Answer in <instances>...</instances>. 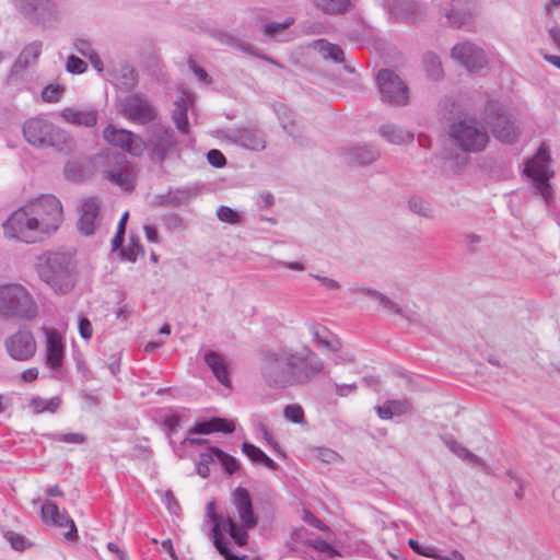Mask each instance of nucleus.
I'll return each mask as SVG.
<instances>
[{
	"label": "nucleus",
	"instance_id": "nucleus-56",
	"mask_svg": "<svg viewBox=\"0 0 560 560\" xmlns=\"http://www.w3.org/2000/svg\"><path fill=\"white\" fill-rule=\"evenodd\" d=\"M5 537L10 541L11 547L14 550L22 551V550L26 549L27 541H26V538L23 535L16 534L14 532H8L5 534Z\"/></svg>",
	"mask_w": 560,
	"mask_h": 560
},
{
	"label": "nucleus",
	"instance_id": "nucleus-49",
	"mask_svg": "<svg viewBox=\"0 0 560 560\" xmlns=\"http://www.w3.org/2000/svg\"><path fill=\"white\" fill-rule=\"evenodd\" d=\"M28 62L22 59L20 56L13 62L10 73L8 75V83H14L22 78V74L26 71Z\"/></svg>",
	"mask_w": 560,
	"mask_h": 560
},
{
	"label": "nucleus",
	"instance_id": "nucleus-34",
	"mask_svg": "<svg viewBox=\"0 0 560 560\" xmlns=\"http://www.w3.org/2000/svg\"><path fill=\"white\" fill-rule=\"evenodd\" d=\"M380 135L394 144H402L413 139V135L411 132L402 130L392 124L382 125L380 127Z\"/></svg>",
	"mask_w": 560,
	"mask_h": 560
},
{
	"label": "nucleus",
	"instance_id": "nucleus-50",
	"mask_svg": "<svg viewBox=\"0 0 560 560\" xmlns=\"http://www.w3.org/2000/svg\"><path fill=\"white\" fill-rule=\"evenodd\" d=\"M210 452L201 453L199 456V462L197 464V472L200 477L207 478L210 475L209 465L214 462L215 455L209 448Z\"/></svg>",
	"mask_w": 560,
	"mask_h": 560
},
{
	"label": "nucleus",
	"instance_id": "nucleus-48",
	"mask_svg": "<svg viewBox=\"0 0 560 560\" xmlns=\"http://www.w3.org/2000/svg\"><path fill=\"white\" fill-rule=\"evenodd\" d=\"M65 92V88L60 84H48L42 91V98L47 103H56L60 100Z\"/></svg>",
	"mask_w": 560,
	"mask_h": 560
},
{
	"label": "nucleus",
	"instance_id": "nucleus-14",
	"mask_svg": "<svg viewBox=\"0 0 560 560\" xmlns=\"http://www.w3.org/2000/svg\"><path fill=\"white\" fill-rule=\"evenodd\" d=\"M103 138L112 145L118 147L133 156H141L145 142L139 135L127 129H120L109 124L103 130Z\"/></svg>",
	"mask_w": 560,
	"mask_h": 560
},
{
	"label": "nucleus",
	"instance_id": "nucleus-18",
	"mask_svg": "<svg viewBox=\"0 0 560 560\" xmlns=\"http://www.w3.org/2000/svg\"><path fill=\"white\" fill-rule=\"evenodd\" d=\"M451 55L469 72H478L487 65L483 50L469 42L455 45L452 48Z\"/></svg>",
	"mask_w": 560,
	"mask_h": 560
},
{
	"label": "nucleus",
	"instance_id": "nucleus-5",
	"mask_svg": "<svg viewBox=\"0 0 560 560\" xmlns=\"http://www.w3.org/2000/svg\"><path fill=\"white\" fill-rule=\"evenodd\" d=\"M38 307L32 294L19 283L0 285V318L33 320Z\"/></svg>",
	"mask_w": 560,
	"mask_h": 560
},
{
	"label": "nucleus",
	"instance_id": "nucleus-6",
	"mask_svg": "<svg viewBox=\"0 0 560 560\" xmlns=\"http://www.w3.org/2000/svg\"><path fill=\"white\" fill-rule=\"evenodd\" d=\"M451 142L466 153L482 152L489 143L485 126L475 118L455 119L448 127Z\"/></svg>",
	"mask_w": 560,
	"mask_h": 560
},
{
	"label": "nucleus",
	"instance_id": "nucleus-41",
	"mask_svg": "<svg viewBox=\"0 0 560 560\" xmlns=\"http://www.w3.org/2000/svg\"><path fill=\"white\" fill-rule=\"evenodd\" d=\"M210 450L215 455V458L223 465L229 475L234 474L238 469L240 465L235 457L229 455L217 446H211Z\"/></svg>",
	"mask_w": 560,
	"mask_h": 560
},
{
	"label": "nucleus",
	"instance_id": "nucleus-35",
	"mask_svg": "<svg viewBox=\"0 0 560 560\" xmlns=\"http://www.w3.org/2000/svg\"><path fill=\"white\" fill-rule=\"evenodd\" d=\"M242 452L255 464H262L267 468L275 470L277 469V463L271 459L265 452L252 443L244 442L242 444Z\"/></svg>",
	"mask_w": 560,
	"mask_h": 560
},
{
	"label": "nucleus",
	"instance_id": "nucleus-36",
	"mask_svg": "<svg viewBox=\"0 0 560 560\" xmlns=\"http://www.w3.org/2000/svg\"><path fill=\"white\" fill-rule=\"evenodd\" d=\"M446 445L452 453H454L457 457L462 458L463 460H466L474 466H480L483 469H488V466L486 465L483 459L471 453L463 444L456 442L455 440H450L446 441Z\"/></svg>",
	"mask_w": 560,
	"mask_h": 560
},
{
	"label": "nucleus",
	"instance_id": "nucleus-60",
	"mask_svg": "<svg viewBox=\"0 0 560 560\" xmlns=\"http://www.w3.org/2000/svg\"><path fill=\"white\" fill-rule=\"evenodd\" d=\"M163 221L167 229L182 230L184 228L183 219L175 213L165 215Z\"/></svg>",
	"mask_w": 560,
	"mask_h": 560
},
{
	"label": "nucleus",
	"instance_id": "nucleus-27",
	"mask_svg": "<svg viewBox=\"0 0 560 560\" xmlns=\"http://www.w3.org/2000/svg\"><path fill=\"white\" fill-rule=\"evenodd\" d=\"M196 195L197 190L195 188H176L174 190H168L166 194L158 195L155 197V203L161 207L177 208L187 203Z\"/></svg>",
	"mask_w": 560,
	"mask_h": 560
},
{
	"label": "nucleus",
	"instance_id": "nucleus-10",
	"mask_svg": "<svg viewBox=\"0 0 560 560\" xmlns=\"http://www.w3.org/2000/svg\"><path fill=\"white\" fill-rule=\"evenodd\" d=\"M376 81L384 101L397 106H404L408 103V86L394 71L381 70Z\"/></svg>",
	"mask_w": 560,
	"mask_h": 560
},
{
	"label": "nucleus",
	"instance_id": "nucleus-29",
	"mask_svg": "<svg viewBox=\"0 0 560 560\" xmlns=\"http://www.w3.org/2000/svg\"><path fill=\"white\" fill-rule=\"evenodd\" d=\"M60 115L70 124L84 127H94L98 118V114L95 109L78 110L72 107L63 108Z\"/></svg>",
	"mask_w": 560,
	"mask_h": 560
},
{
	"label": "nucleus",
	"instance_id": "nucleus-3",
	"mask_svg": "<svg viewBox=\"0 0 560 560\" xmlns=\"http://www.w3.org/2000/svg\"><path fill=\"white\" fill-rule=\"evenodd\" d=\"M23 136L35 148H52L62 154H70L75 149V141L68 131L40 117L24 122Z\"/></svg>",
	"mask_w": 560,
	"mask_h": 560
},
{
	"label": "nucleus",
	"instance_id": "nucleus-7",
	"mask_svg": "<svg viewBox=\"0 0 560 560\" xmlns=\"http://www.w3.org/2000/svg\"><path fill=\"white\" fill-rule=\"evenodd\" d=\"M30 214L36 219L40 233H50L58 230L63 221L62 206L52 195H43L27 203Z\"/></svg>",
	"mask_w": 560,
	"mask_h": 560
},
{
	"label": "nucleus",
	"instance_id": "nucleus-40",
	"mask_svg": "<svg viewBox=\"0 0 560 560\" xmlns=\"http://www.w3.org/2000/svg\"><path fill=\"white\" fill-rule=\"evenodd\" d=\"M319 52L325 59H331L335 62H343V50L336 44L322 40L319 43Z\"/></svg>",
	"mask_w": 560,
	"mask_h": 560
},
{
	"label": "nucleus",
	"instance_id": "nucleus-47",
	"mask_svg": "<svg viewBox=\"0 0 560 560\" xmlns=\"http://www.w3.org/2000/svg\"><path fill=\"white\" fill-rule=\"evenodd\" d=\"M217 217L220 221L230 224H238L242 220L238 212L228 206H220L217 210Z\"/></svg>",
	"mask_w": 560,
	"mask_h": 560
},
{
	"label": "nucleus",
	"instance_id": "nucleus-31",
	"mask_svg": "<svg viewBox=\"0 0 560 560\" xmlns=\"http://www.w3.org/2000/svg\"><path fill=\"white\" fill-rule=\"evenodd\" d=\"M188 104L185 97L179 96L174 102V109L172 113V119L177 128V130L186 135L189 132V122L187 117Z\"/></svg>",
	"mask_w": 560,
	"mask_h": 560
},
{
	"label": "nucleus",
	"instance_id": "nucleus-37",
	"mask_svg": "<svg viewBox=\"0 0 560 560\" xmlns=\"http://www.w3.org/2000/svg\"><path fill=\"white\" fill-rule=\"evenodd\" d=\"M225 43L228 45H231L233 47H236L238 49H241L242 51L248 54V55H252V56H255L257 58H260L269 63H272L277 67H282V65H280L278 61H276L275 59H272L271 57L267 56V55H261L259 52H257L254 47L241 42L240 39H237L236 37L232 36V35H225Z\"/></svg>",
	"mask_w": 560,
	"mask_h": 560
},
{
	"label": "nucleus",
	"instance_id": "nucleus-23",
	"mask_svg": "<svg viewBox=\"0 0 560 560\" xmlns=\"http://www.w3.org/2000/svg\"><path fill=\"white\" fill-rule=\"evenodd\" d=\"M383 5L397 22H415L421 14L417 0H383Z\"/></svg>",
	"mask_w": 560,
	"mask_h": 560
},
{
	"label": "nucleus",
	"instance_id": "nucleus-33",
	"mask_svg": "<svg viewBox=\"0 0 560 560\" xmlns=\"http://www.w3.org/2000/svg\"><path fill=\"white\" fill-rule=\"evenodd\" d=\"M348 160L360 165H368L376 161L380 152L371 145L352 148L347 152Z\"/></svg>",
	"mask_w": 560,
	"mask_h": 560
},
{
	"label": "nucleus",
	"instance_id": "nucleus-13",
	"mask_svg": "<svg viewBox=\"0 0 560 560\" xmlns=\"http://www.w3.org/2000/svg\"><path fill=\"white\" fill-rule=\"evenodd\" d=\"M37 221L30 214L27 205L14 211L3 223L5 235L11 238H18L26 243L35 242V238L28 236L30 232H38Z\"/></svg>",
	"mask_w": 560,
	"mask_h": 560
},
{
	"label": "nucleus",
	"instance_id": "nucleus-62",
	"mask_svg": "<svg viewBox=\"0 0 560 560\" xmlns=\"http://www.w3.org/2000/svg\"><path fill=\"white\" fill-rule=\"evenodd\" d=\"M310 331L318 343L323 346V340H327V334L329 332L328 329L324 326L313 324L310 326Z\"/></svg>",
	"mask_w": 560,
	"mask_h": 560
},
{
	"label": "nucleus",
	"instance_id": "nucleus-43",
	"mask_svg": "<svg viewBox=\"0 0 560 560\" xmlns=\"http://www.w3.org/2000/svg\"><path fill=\"white\" fill-rule=\"evenodd\" d=\"M131 246L122 248L119 253L122 259H127L131 262L137 260L139 255H144V247L136 236H130Z\"/></svg>",
	"mask_w": 560,
	"mask_h": 560
},
{
	"label": "nucleus",
	"instance_id": "nucleus-46",
	"mask_svg": "<svg viewBox=\"0 0 560 560\" xmlns=\"http://www.w3.org/2000/svg\"><path fill=\"white\" fill-rule=\"evenodd\" d=\"M284 417L293 422L299 424L306 423L304 410L300 405L293 404V405H287L283 409Z\"/></svg>",
	"mask_w": 560,
	"mask_h": 560
},
{
	"label": "nucleus",
	"instance_id": "nucleus-59",
	"mask_svg": "<svg viewBox=\"0 0 560 560\" xmlns=\"http://www.w3.org/2000/svg\"><path fill=\"white\" fill-rule=\"evenodd\" d=\"M79 332H80V336L85 340H88L92 337L93 327L88 317L81 316L79 318Z\"/></svg>",
	"mask_w": 560,
	"mask_h": 560
},
{
	"label": "nucleus",
	"instance_id": "nucleus-42",
	"mask_svg": "<svg viewBox=\"0 0 560 560\" xmlns=\"http://www.w3.org/2000/svg\"><path fill=\"white\" fill-rule=\"evenodd\" d=\"M60 400L58 397L50 399H44L40 397L33 398L30 402L35 413H42L44 411L55 412L59 407Z\"/></svg>",
	"mask_w": 560,
	"mask_h": 560
},
{
	"label": "nucleus",
	"instance_id": "nucleus-30",
	"mask_svg": "<svg viewBox=\"0 0 560 560\" xmlns=\"http://www.w3.org/2000/svg\"><path fill=\"white\" fill-rule=\"evenodd\" d=\"M205 362L222 385L230 386L228 366L221 354L215 351H209L205 354Z\"/></svg>",
	"mask_w": 560,
	"mask_h": 560
},
{
	"label": "nucleus",
	"instance_id": "nucleus-54",
	"mask_svg": "<svg viewBox=\"0 0 560 560\" xmlns=\"http://www.w3.org/2000/svg\"><path fill=\"white\" fill-rule=\"evenodd\" d=\"M308 546L314 548L315 550L319 552L327 553L329 557L339 556L338 550L331 546L329 542L322 538H315L308 542Z\"/></svg>",
	"mask_w": 560,
	"mask_h": 560
},
{
	"label": "nucleus",
	"instance_id": "nucleus-15",
	"mask_svg": "<svg viewBox=\"0 0 560 560\" xmlns=\"http://www.w3.org/2000/svg\"><path fill=\"white\" fill-rule=\"evenodd\" d=\"M20 11L28 20L50 25L58 20V8L52 0H15Z\"/></svg>",
	"mask_w": 560,
	"mask_h": 560
},
{
	"label": "nucleus",
	"instance_id": "nucleus-38",
	"mask_svg": "<svg viewBox=\"0 0 560 560\" xmlns=\"http://www.w3.org/2000/svg\"><path fill=\"white\" fill-rule=\"evenodd\" d=\"M408 207L410 211L413 212L415 214H418L425 219L434 218L432 205L421 197H411L408 201Z\"/></svg>",
	"mask_w": 560,
	"mask_h": 560
},
{
	"label": "nucleus",
	"instance_id": "nucleus-25",
	"mask_svg": "<svg viewBox=\"0 0 560 560\" xmlns=\"http://www.w3.org/2000/svg\"><path fill=\"white\" fill-rule=\"evenodd\" d=\"M351 292L353 293H360L364 294L375 301L378 302V304L383 307V310L387 312H392L396 315L401 316L402 318L407 319L409 323L417 322V318L413 314L406 313L396 302H394L392 299L383 294L382 292L371 289V288H353L351 289Z\"/></svg>",
	"mask_w": 560,
	"mask_h": 560
},
{
	"label": "nucleus",
	"instance_id": "nucleus-17",
	"mask_svg": "<svg viewBox=\"0 0 560 560\" xmlns=\"http://www.w3.org/2000/svg\"><path fill=\"white\" fill-rule=\"evenodd\" d=\"M232 504L241 522L238 526L243 527L245 533L248 534V530L254 529L258 524L248 490L237 487L232 493Z\"/></svg>",
	"mask_w": 560,
	"mask_h": 560
},
{
	"label": "nucleus",
	"instance_id": "nucleus-24",
	"mask_svg": "<svg viewBox=\"0 0 560 560\" xmlns=\"http://www.w3.org/2000/svg\"><path fill=\"white\" fill-rule=\"evenodd\" d=\"M550 163L549 149L545 143H541L537 154L527 163L524 172L533 180L551 179L555 172L550 170Z\"/></svg>",
	"mask_w": 560,
	"mask_h": 560
},
{
	"label": "nucleus",
	"instance_id": "nucleus-11",
	"mask_svg": "<svg viewBox=\"0 0 560 560\" xmlns=\"http://www.w3.org/2000/svg\"><path fill=\"white\" fill-rule=\"evenodd\" d=\"M119 112L127 119L140 125H147L158 116L155 107L137 93L130 94L120 101Z\"/></svg>",
	"mask_w": 560,
	"mask_h": 560
},
{
	"label": "nucleus",
	"instance_id": "nucleus-8",
	"mask_svg": "<svg viewBox=\"0 0 560 560\" xmlns=\"http://www.w3.org/2000/svg\"><path fill=\"white\" fill-rule=\"evenodd\" d=\"M144 142L150 150L151 160L160 165L175 152L178 144L174 130L162 124H153L147 128Z\"/></svg>",
	"mask_w": 560,
	"mask_h": 560
},
{
	"label": "nucleus",
	"instance_id": "nucleus-28",
	"mask_svg": "<svg viewBox=\"0 0 560 560\" xmlns=\"http://www.w3.org/2000/svg\"><path fill=\"white\" fill-rule=\"evenodd\" d=\"M235 430V424L224 418L213 417L210 420L201 421L189 430V434H211L214 432H222L231 434Z\"/></svg>",
	"mask_w": 560,
	"mask_h": 560
},
{
	"label": "nucleus",
	"instance_id": "nucleus-16",
	"mask_svg": "<svg viewBox=\"0 0 560 560\" xmlns=\"http://www.w3.org/2000/svg\"><path fill=\"white\" fill-rule=\"evenodd\" d=\"M107 77L116 89L126 93L132 92L139 82L137 70L126 59L112 60L107 69Z\"/></svg>",
	"mask_w": 560,
	"mask_h": 560
},
{
	"label": "nucleus",
	"instance_id": "nucleus-55",
	"mask_svg": "<svg viewBox=\"0 0 560 560\" xmlns=\"http://www.w3.org/2000/svg\"><path fill=\"white\" fill-rule=\"evenodd\" d=\"M549 180L550 179L533 180L535 183L536 194L541 196L547 202L551 199L553 194Z\"/></svg>",
	"mask_w": 560,
	"mask_h": 560
},
{
	"label": "nucleus",
	"instance_id": "nucleus-64",
	"mask_svg": "<svg viewBox=\"0 0 560 560\" xmlns=\"http://www.w3.org/2000/svg\"><path fill=\"white\" fill-rule=\"evenodd\" d=\"M79 164L77 162H68L65 166V175L68 179L79 180L82 178L81 172L78 170Z\"/></svg>",
	"mask_w": 560,
	"mask_h": 560
},
{
	"label": "nucleus",
	"instance_id": "nucleus-4",
	"mask_svg": "<svg viewBox=\"0 0 560 560\" xmlns=\"http://www.w3.org/2000/svg\"><path fill=\"white\" fill-rule=\"evenodd\" d=\"M37 272L56 293L66 294L74 287L72 259L67 254L43 255L38 258Z\"/></svg>",
	"mask_w": 560,
	"mask_h": 560
},
{
	"label": "nucleus",
	"instance_id": "nucleus-61",
	"mask_svg": "<svg viewBox=\"0 0 560 560\" xmlns=\"http://www.w3.org/2000/svg\"><path fill=\"white\" fill-rule=\"evenodd\" d=\"M464 241L467 252L476 253L481 243V236L475 233H468L465 235Z\"/></svg>",
	"mask_w": 560,
	"mask_h": 560
},
{
	"label": "nucleus",
	"instance_id": "nucleus-44",
	"mask_svg": "<svg viewBox=\"0 0 560 560\" xmlns=\"http://www.w3.org/2000/svg\"><path fill=\"white\" fill-rule=\"evenodd\" d=\"M446 19L451 26L460 28L470 19V13L465 10L452 8L447 11Z\"/></svg>",
	"mask_w": 560,
	"mask_h": 560
},
{
	"label": "nucleus",
	"instance_id": "nucleus-19",
	"mask_svg": "<svg viewBox=\"0 0 560 560\" xmlns=\"http://www.w3.org/2000/svg\"><path fill=\"white\" fill-rule=\"evenodd\" d=\"M226 138L250 151H262L267 144L266 133L254 126L231 129L228 131Z\"/></svg>",
	"mask_w": 560,
	"mask_h": 560
},
{
	"label": "nucleus",
	"instance_id": "nucleus-63",
	"mask_svg": "<svg viewBox=\"0 0 560 560\" xmlns=\"http://www.w3.org/2000/svg\"><path fill=\"white\" fill-rule=\"evenodd\" d=\"M74 47L79 54L88 58L95 52L91 43L86 39L78 38L74 42Z\"/></svg>",
	"mask_w": 560,
	"mask_h": 560
},
{
	"label": "nucleus",
	"instance_id": "nucleus-51",
	"mask_svg": "<svg viewBox=\"0 0 560 560\" xmlns=\"http://www.w3.org/2000/svg\"><path fill=\"white\" fill-rule=\"evenodd\" d=\"M294 20L288 18L284 22H269L262 26V33L266 36L273 37L276 34L288 28L293 24Z\"/></svg>",
	"mask_w": 560,
	"mask_h": 560
},
{
	"label": "nucleus",
	"instance_id": "nucleus-53",
	"mask_svg": "<svg viewBox=\"0 0 560 560\" xmlns=\"http://www.w3.org/2000/svg\"><path fill=\"white\" fill-rule=\"evenodd\" d=\"M66 69L70 73L81 74L86 71L88 63L84 60H82L81 58H79L74 55H71L67 59Z\"/></svg>",
	"mask_w": 560,
	"mask_h": 560
},
{
	"label": "nucleus",
	"instance_id": "nucleus-57",
	"mask_svg": "<svg viewBox=\"0 0 560 560\" xmlns=\"http://www.w3.org/2000/svg\"><path fill=\"white\" fill-rule=\"evenodd\" d=\"M390 412L394 416H401L408 412L411 408V405L408 400H388Z\"/></svg>",
	"mask_w": 560,
	"mask_h": 560
},
{
	"label": "nucleus",
	"instance_id": "nucleus-45",
	"mask_svg": "<svg viewBox=\"0 0 560 560\" xmlns=\"http://www.w3.org/2000/svg\"><path fill=\"white\" fill-rule=\"evenodd\" d=\"M43 49V43L40 40H35L28 45H26L23 50L20 52V57L31 63L32 61L37 60L40 56Z\"/></svg>",
	"mask_w": 560,
	"mask_h": 560
},
{
	"label": "nucleus",
	"instance_id": "nucleus-39",
	"mask_svg": "<svg viewBox=\"0 0 560 560\" xmlns=\"http://www.w3.org/2000/svg\"><path fill=\"white\" fill-rule=\"evenodd\" d=\"M423 65L428 75L432 80H439L443 74L442 65L440 58L433 54L428 52L423 57Z\"/></svg>",
	"mask_w": 560,
	"mask_h": 560
},
{
	"label": "nucleus",
	"instance_id": "nucleus-9",
	"mask_svg": "<svg viewBox=\"0 0 560 560\" xmlns=\"http://www.w3.org/2000/svg\"><path fill=\"white\" fill-rule=\"evenodd\" d=\"M124 163H126V159L120 153L107 152L98 154L95 158L96 166H110V168H103L101 171L104 178L119 186L121 189L128 190L133 185V176L131 172L127 170V166L122 167Z\"/></svg>",
	"mask_w": 560,
	"mask_h": 560
},
{
	"label": "nucleus",
	"instance_id": "nucleus-12",
	"mask_svg": "<svg viewBox=\"0 0 560 560\" xmlns=\"http://www.w3.org/2000/svg\"><path fill=\"white\" fill-rule=\"evenodd\" d=\"M4 348L11 359L24 362L35 355L37 343L31 330L20 328L5 338Z\"/></svg>",
	"mask_w": 560,
	"mask_h": 560
},
{
	"label": "nucleus",
	"instance_id": "nucleus-2",
	"mask_svg": "<svg viewBox=\"0 0 560 560\" xmlns=\"http://www.w3.org/2000/svg\"><path fill=\"white\" fill-rule=\"evenodd\" d=\"M206 517L208 518V522L213 525L210 537L220 556L225 560H244L246 556H237L232 552L230 549V541L224 537V534L226 533L237 546L244 547L247 545L249 538L244 528L238 526V523L231 516L217 513L214 501L207 503Z\"/></svg>",
	"mask_w": 560,
	"mask_h": 560
},
{
	"label": "nucleus",
	"instance_id": "nucleus-32",
	"mask_svg": "<svg viewBox=\"0 0 560 560\" xmlns=\"http://www.w3.org/2000/svg\"><path fill=\"white\" fill-rule=\"evenodd\" d=\"M312 3L327 15H341L351 8V0H312Z\"/></svg>",
	"mask_w": 560,
	"mask_h": 560
},
{
	"label": "nucleus",
	"instance_id": "nucleus-1",
	"mask_svg": "<svg viewBox=\"0 0 560 560\" xmlns=\"http://www.w3.org/2000/svg\"><path fill=\"white\" fill-rule=\"evenodd\" d=\"M323 370L324 362L310 349L304 354L282 347L260 353L261 376L272 388L306 385Z\"/></svg>",
	"mask_w": 560,
	"mask_h": 560
},
{
	"label": "nucleus",
	"instance_id": "nucleus-22",
	"mask_svg": "<svg viewBox=\"0 0 560 560\" xmlns=\"http://www.w3.org/2000/svg\"><path fill=\"white\" fill-rule=\"evenodd\" d=\"M46 337V364L51 370H59L63 362L65 345L62 336L55 328L43 327Z\"/></svg>",
	"mask_w": 560,
	"mask_h": 560
},
{
	"label": "nucleus",
	"instance_id": "nucleus-21",
	"mask_svg": "<svg viewBox=\"0 0 560 560\" xmlns=\"http://www.w3.org/2000/svg\"><path fill=\"white\" fill-rule=\"evenodd\" d=\"M101 202L96 197H89L82 200L80 206V217L77 222L79 232L84 236L94 234L98 225V215Z\"/></svg>",
	"mask_w": 560,
	"mask_h": 560
},
{
	"label": "nucleus",
	"instance_id": "nucleus-52",
	"mask_svg": "<svg viewBox=\"0 0 560 560\" xmlns=\"http://www.w3.org/2000/svg\"><path fill=\"white\" fill-rule=\"evenodd\" d=\"M50 438L54 441L68 444H82L86 441V436L82 433H52Z\"/></svg>",
	"mask_w": 560,
	"mask_h": 560
},
{
	"label": "nucleus",
	"instance_id": "nucleus-58",
	"mask_svg": "<svg viewBox=\"0 0 560 560\" xmlns=\"http://www.w3.org/2000/svg\"><path fill=\"white\" fill-rule=\"evenodd\" d=\"M207 160L210 165L218 167V168L223 167L226 164V159H225L224 154L218 149L210 150L207 153Z\"/></svg>",
	"mask_w": 560,
	"mask_h": 560
},
{
	"label": "nucleus",
	"instance_id": "nucleus-26",
	"mask_svg": "<svg viewBox=\"0 0 560 560\" xmlns=\"http://www.w3.org/2000/svg\"><path fill=\"white\" fill-rule=\"evenodd\" d=\"M490 127L493 136L504 143H513L518 137L514 121L503 112L495 114Z\"/></svg>",
	"mask_w": 560,
	"mask_h": 560
},
{
	"label": "nucleus",
	"instance_id": "nucleus-20",
	"mask_svg": "<svg viewBox=\"0 0 560 560\" xmlns=\"http://www.w3.org/2000/svg\"><path fill=\"white\" fill-rule=\"evenodd\" d=\"M42 517L44 522L50 523L57 527H69V530L65 533L66 539H78V529L73 520L68 515L66 510L61 512L55 502L46 500L43 503Z\"/></svg>",
	"mask_w": 560,
	"mask_h": 560
}]
</instances>
